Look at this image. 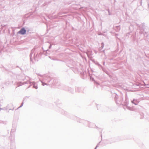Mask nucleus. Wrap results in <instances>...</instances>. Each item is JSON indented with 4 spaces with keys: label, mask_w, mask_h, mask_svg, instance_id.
Instances as JSON below:
<instances>
[{
    "label": "nucleus",
    "mask_w": 149,
    "mask_h": 149,
    "mask_svg": "<svg viewBox=\"0 0 149 149\" xmlns=\"http://www.w3.org/2000/svg\"><path fill=\"white\" fill-rule=\"evenodd\" d=\"M132 103H134V101H132Z\"/></svg>",
    "instance_id": "obj_3"
},
{
    "label": "nucleus",
    "mask_w": 149,
    "mask_h": 149,
    "mask_svg": "<svg viewBox=\"0 0 149 149\" xmlns=\"http://www.w3.org/2000/svg\"><path fill=\"white\" fill-rule=\"evenodd\" d=\"M13 109H14V108H13V109H11L12 110H13Z\"/></svg>",
    "instance_id": "obj_2"
},
{
    "label": "nucleus",
    "mask_w": 149,
    "mask_h": 149,
    "mask_svg": "<svg viewBox=\"0 0 149 149\" xmlns=\"http://www.w3.org/2000/svg\"><path fill=\"white\" fill-rule=\"evenodd\" d=\"M26 30L24 29H22L18 33H20L21 34H24L26 33Z\"/></svg>",
    "instance_id": "obj_1"
}]
</instances>
